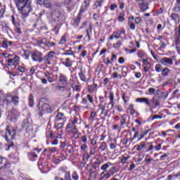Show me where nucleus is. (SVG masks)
Here are the masks:
<instances>
[{"mask_svg":"<svg viewBox=\"0 0 180 180\" xmlns=\"http://www.w3.org/2000/svg\"><path fill=\"white\" fill-rule=\"evenodd\" d=\"M15 136H16V129L8 125L6 127L5 140H6L8 143H9L12 141V140H15Z\"/></svg>","mask_w":180,"mask_h":180,"instance_id":"f257e3e1","label":"nucleus"},{"mask_svg":"<svg viewBox=\"0 0 180 180\" xmlns=\"http://www.w3.org/2000/svg\"><path fill=\"white\" fill-rule=\"evenodd\" d=\"M122 34H124V36L126 35V30L124 28H120L117 31L113 32L112 35L110 37V40H112L114 39L119 40V39H121L123 41L124 38L122 37Z\"/></svg>","mask_w":180,"mask_h":180,"instance_id":"f03ea898","label":"nucleus"},{"mask_svg":"<svg viewBox=\"0 0 180 180\" xmlns=\"http://www.w3.org/2000/svg\"><path fill=\"white\" fill-rule=\"evenodd\" d=\"M18 11L22 13L21 18L24 19V18H27V16H29V13L32 12L33 9L32 8L30 3H28L27 4H25V6L18 8Z\"/></svg>","mask_w":180,"mask_h":180,"instance_id":"7ed1b4c3","label":"nucleus"},{"mask_svg":"<svg viewBox=\"0 0 180 180\" xmlns=\"http://www.w3.org/2000/svg\"><path fill=\"white\" fill-rule=\"evenodd\" d=\"M4 103H6V105H9V103H13V105H19V96L7 95L4 100Z\"/></svg>","mask_w":180,"mask_h":180,"instance_id":"20e7f679","label":"nucleus"},{"mask_svg":"<svg viewBox=\"0 0 180 180\" xmlns=\"http://www.w3.org/2000/svg\"><path fill=\"white\" fill-rule=\"evenodd\" d=\"M32 58L33 61H38V63H43V53L41 52L36 51L34 52L32 55Z\"/></svg>","mask_w":180,"mask_h":180,"instance_id":"39448f33","label":"nucleus"},{"mask_svg":"<svg viewBox=\"0 0 180 180\" xmlns=\"http://www.w3.org/2000/svg\"><path fill=\"white\" fill-rule=\"evenodd\" d=\"M39 110L41 112H45L46 113H51V106L49 103H44L40 106V103L38 104Z\"/></svg>","mask_w":180,"mask_h":180,"instance_id":"423d86ee","label":"nucleus"},{"mask_svg":"<svg viewBox=\"0 0 180 180\" xmlns=\"http://www.w3.org/2000/svg\"><path fill=\"white\" fill-rule=\"evenodd\" d=\"M137 2L142 12H146L148 9V3L146 0H137Z\"/></svg>","mask_w":180,"mask_h":180,"instance_id":"0eeeda50","label":"nucleus"},{"mask_svg":"<svg viewBox=\"0 0 180 180\" xmlns=\"http://www.w3.org/2000/svg\"><path fill=\"white\" fill-rule=\"evenodd\" d=\"M89 8V1L85 0L81 6L80 11L79 12V15H82V13H84V12H86Z\"/></svg>","mask_w":180,"mask_h":180,"instance_id":"6e6552de","label":"nucleus"},{"mask_svg":"<svg viewBox=\"0 0 180 180\" xmlns=\"http://www.w3.org/2000/svg\"><path fill=\"white\" fill-rule=\"evenodd\" d=\"M19 61H20V58H19L18 56L8 60L9 65H15V67L19 64Z\"/></svg>","mask_w":180,"mask_h":180,"instance_id":"1a4fd4ad","label":"nucleus"},{"mask_svg":"<svg viewBox=\"0 0 180 180\" xmlns=\"http://www.w3.org/2000/svg\"><path fill=\"white\" fill-rule=\"evenodd\" d=\"M160 63L162 64V65H165L166 67L168 65H172V64H174L172 59L167 57L162 58Z\"/></svg>","mask_w":180,"mask_h":180,"instance_id":"9d476101","label":"nucleus"},{"mask_svg":"<svg viewBox=\"0 0 180 180\" xmlns=\"http://www.w3.org/2000/svg\"><path fill=\"white\" fill-rule=\"evenodd\" d=\"M15 1L18 9H20L30 3L29 2V0H15Z\"/></svg>","mask_w":180,"mask_h":180,"instance_id":"9b49d317","label":"nucleus"},{"mask_svg":"<svg viewBox=\"0 0 180 180\" xmlns=\"http://www.w3.org/2000/svg\"><path fill=\"white\" fill-rule=\"evenodd\" d=\"M99 109L101 110V115H104V116H108V110H106V103L105 102L104 104H99L98 105Z\"/></svg>","mask_w":180,"mask_h":180,"instance_id":"f8f14e48","label":"nucleus"},{"mask_svg":"<svg viewBox=\"0 0 180 180\" xmlns=\"http://www.w3.org/2000/svg\"><path fill=\"white\" fill-rule=\"evenodd\" d=\"M136 102H139L140 103H146V106H150V100L147 98H136Z\"/></svg>","mask_w":180,"mask_h":180,"instance_id":"ddd939ff","label":"nucleus"},{"mask_svg":"<svg viewBox=\"0 0 180 180\" xmlns=\"http://www.w3.org/2000/svg\"><path fill=\"white\" fill-rule=\"evenodd\" d=\"M56 120L57 122L60 121V120H63V122H67V117H65V115L62 113V112H58L57 115H56Z\"/></svg>","mask_w":180,"mask_h":180,"instance_id":"4468645a","label":"nucleus"},{"mask_svg":"<svg viewBox=\"0 0 180 180\" xmlns=\"http://www.w3.org/2000/svg\"><path fill=\"white\" fill-rule=\"evenodd\" d=\"M112 165H113L112 162H106L102 165V166L101 167V171H105V172H108V169H109V167H112Z\"/></svg>","mask_w":180,"mask_h":180,"instance_id":"2eb2a0df","label":"nucleus"},{"mask_svg":"<svg viewBox=\"0 0 180 180\" xmlns=\"http://www.w3.org/2000/svg\"><path fill=\"white\" fill-rule=\"evenodd\" d=\"M82 17V15L78 14L77 18L73 20V26H75V27H78V26H79V22H81Z\"/></svg>","mask_w":180,"mask_h":180,"instance_id":"dca6fc26","label":"nucleus"},{"mask_svg":"<svg viewBox=\"0 0 180 180\" xmlns=\"http://www.w3.org/2000/svg\"><path fill=\"white\" fill-rule=\"evenodd\" d=\"M124 124H127V115L124 114L121 116L120 126L123 127Z\"/></svg>","mask_w":180,"mask_h":180,"instance_id":"f3484780","label":"nucleus"},{"mask_svg":"<svg viewBox=\"0 0 180 180\" xmlns=\"http://www.w3.org/2000/svg\"><path fill=\"white\" fill-rule=\"evenodd\" d=\"M63 65H65L68 68L72 67V61L69 58H66L64 62L62 63Z\"/></svg>","mask_w":180,"mask_h":180,"instance_id":"a211bd4d","label":"nucleus"},{"mask_svg":"<svg viewBox=\"0 0 180 180\" xmlns=\"http://www.w3.org/2000/svg\"><path fill=\"white\" fill-rule=\"evenodd\" d=\"M95 153H96V151L95 148H93L91 149V151L89 154L84 155V158H86V160H89L92 155H95Z\"/></svg>","mask_w":180,"mask_h":180,"instance_id":"6ab92c4d","label":"nucleus"},{"mask_svg":"<svg viewBox=\"0 0 180 180\" xmlns=\"http://www.w3.org/2000/svg\"><path fill=\"white\" fill-rule=\"evenodd\" d=\"M28 157L31 161H36V160H37V153L34 152L29 153Z\"/></svg>","mask_w":180,"mask_h":180,"instance_id":"aec40b11","label":"nucleus"},{"mask_svg":"<svg viewBox=\"0 0 180 180\" xmlns=\"http://www.w3.org/2000/svg\"><path fill=\"white\" fill-rule=\"evenodd\" d=\"M109 95H110L109 98H110V102L108 105H111V108H113V106H115V101H114L115 95L112 91H110Z\"/></svg>","mask_w":180,"mask_h":180,"instance_id":"412c9836","label":"nucleus"},{"mask_svg":"<svg viewBox=\"0 0 180 180\" xmlns=\"http://www.w3.org/2000/svg\"><path fill=\"white\" fill-rule=\"evenodd\" d=\"M59 81L63 84V85H65V84H67V77L63 74H60L59 75Z\"/></svg>","mask_w":180,"mask_h":180,"instance_id":"4be33fe9","label":"nucleus"},{"mask_svg":"<svg viewBox=\"0 0 180 180\" xmlns=\"http://www.w3.org/2000/svg\"><path fill=\"white\" fill-rule=\"evenodd\" d=\"M17 18H18L17 15H14L11 16V22H12L13 25H14V26H15V27H18L19 26V22H16Z\"/></svg>","mask_w":180,"mask_h":180,"instance_id":"5701e85b","label":"nucleus"},{"mask_svg":"<svg viewBox=\"0 0 180 180\" xmlns=\"http://www.w3.org/2000/svg\"><path fill=\"white\" fill-rule=\"evenodd\" d=\"M11 116H12V119H16V117H18V116H19V111H18V110L13 108L11 110Z\"/></svg>","mask_w":180,"mask_h":180,"instance_id":"b1692460","label":"nucleus"},{"mask_svg":"<svg viewBox=\"0 0 180 180\" xmlns=\"http://www.w3.org/2000/svg\"><path fill=\"white\" fill-rule=\"evenodd\" d=\"M69 131H71L75 139H78V129L76 127L73 128L71 130H69Z\"/></svg>","mask_w":180,"mask_h":180,"instance_id":"393cba45","label":"nucleus"},{"mask_svg":"<svg viewBox=\"0 0 180 180\" xmlns=\"http://www.w3.org/2000/svg\"><path fill=\"white\" fill-rule=\"evenodd\" d=\"M143 148H146V142H142L140 145H137L136 151H141Z\"/></svg>","mask_w":180,"mask_h":180,"instance_id":"a878e982","label":"nucleus"},{"mask_svg":"<svg viewBox=\"0 0 180 180\" xmlns=\"http://www.w3.org/2000/svg\"><path fill=\"white\" fill-rule=\"evenodd\" d=\"M29 106H30V108H33V106H34V100L33 98V95H30V98H29Z\"/></svg>","mask_w":180,"mask_h":180,"instance_id":"bb28decb","label":"nucleus"},{"mask_svg":"<svg viewBox=\"0 0 180 180\" xmlns=\"http://www.w3.org/2000/svg\"><path fill=\"white\" fill-rule=\"evenodd\" d=\"M143 67H151V64L148 62V58L143 59Z\"/></svg>","mask_w":180,"mask_h":180,"instance_id":"cd10ccee","label":"nucleus"},{"mask_svg":"<svg viewBox=\"0 0 180 180\" xmlns=\"http://www.w3.org/2000/svg\"><path fill=\"white\" fill-rule=\"evenodd\" d=\"M108 172L112 176V175H115V174H116V172H117V170L116 169V167H110L109 169V170L108 171Z\"/></svg>","mask_w":180,"mask_h":180,"instance_id":"c85d7f7f","label":"nucleus"},{"mask_svg":"<svg viewBox=\"0 0 180 180\" xmlns=\"http://www.w3.org/2000/svg\"><path fill=\"white\" fill-rule=\"evenodd\" d=\"M22 127V129H27L29 127V120L25 119L23 120Z\"/></svg>","mask_w":180,"mask_h":180,"instance_id":"c756f323","label":"nucleus"},{"mask_svg":"<svg viewBox=\"0 0 180 180\" xmlns=\"http://www.w3.org/2000/svg\"><path fill=\"white\" fill-rule=\"evenodd\" d=\"M79 78L82 81H83L84 82H86V77H85V75L82 72V70L79 73Z\"/></svg>","mask_w":180,"mask_h":180,"instance_id":"7c9ffc66","label":"nucleus"},{"mask_svg":"<svg viewBox=\"0 0 180 180\" xmlns=\"http://www.w3.org/2000/svg\"><path fill=\"white\" fill-rule=\"evenodd\" d=\"M169 72V69L168 68H165L163 70H162V75L163 77H167Z\"/></svg>","mask_w":180,"mask_h":180,"instance_id":"2f4dec72","label":"nucleus"},{"mask_svg":"<svg viewBox=\"0 0 180 180\" xmlns=\"http://www.w3.org/2000/svg\"><path fill=\"white\" fill-rule=\"evenodd\" d=\"M107 146L108 144L106 143V142H102L99 146V150L103 151L104 150L106 149Z\"/></svg>","mask_w":180,"mask_h":180,"instance_id":"473e14b6","label":"nucleus"},{"mask_svg":"<svg viewBox=\"0 0 180 180\" xmlns=\"http://www.w3.org/2000/svg\"><path fill=\"white\" fill-rule=\"evenodd\" d=\"M44 60L46 62V65H51V59L46 56H44Z\"/></svg>","mask_w":180,"mask_h":180,"instance_id":"72a5a7b5","label":"nucleus"},{"mask_svg":"<svg viewBox=\"0 0 180 180\" xmlns=\"http://www.w3.org/2000/svg\"><path fill=\"white\" fill-rule=\"evenodd\" d=\"M122 99L124 101V103H125V105L127 104V102H129V98L127 96H126V94H123L122 95Z\"/></svg>","mask_w":180,"mask_h":180,"instance_id":"f704fd0d","label":"nucleus"},{"mask_svg":"<svg viewBox=\"0 0 180 180\" xmlns=\"http://www.w3.org/2000/svg\"><path fill=\"white\" fill-rule=\"evenodd\" d=\"M101 164V160L99 159H96V160L94 162L93 165V168L96 169V168H99V165Z\"/></svg>","mask_w":180,"mask_h":180,"instance_id":"c9c22d12","label":"nucleus"},{"mask_svg":"<svg viewBox=\"0 0 180 180\" xmlns=\"http://www.w3.org/2000/svg\"><path fill=\"white\" fill-rule=\"evenodd\" d=\"M75 127H77V125H75L71 122L67 125L66 129L67 130H72V129H75Z\"/></svg>","mask_w":180,"mask_h":180,"instance_id":"e433bc0d","label":"nucleus"},{"mask_svg":"<svg viewBox=\"0 0 180 180\" xmlns=\"http://www.w3.org/2000/svg\"><path fill=\"white\" fill-rule=\"evenodd\" d=\"M155 70L157 72H161V71H162V65L157 64L155 67Z\"/></svg>","mask_w":180,"mask_h":180,"instance_id":"4c0bfd02","label":"nucleus"},{"mask_svg":"<svg viewBox=\"0 0 180 180\" xmlns=\"http://www.w3.org/2000/svg\"><path fill=\"white\" fill-rule=\"evenodd\" d=\"M34 29H37V30H40V20H38L35 24L33 25Z\"/></svg>","mask_w":180,"mask_h":180,"instance_id":"58836bf2","label":"nucleus"},{"mask_svg":"<svg viewBox=\"0 0 180 180\" xmlns=\"http://www.w3.org/2000/svg\"><path fill=\"white\" fill-rule=\"evenodd\" d=\"M117 20H119V22H124V13H120Z\"/></svg>","mask_w":180,"mask_h":180,"instance_id":"ea45409f","label":"nucleus"},{"mask_svg":"<svg viewBox=\"0 0 180 180\" xmlns=\"http://www.w3.org/2000/svg\"><path fill=\"white\" fill-rule=\"evenodd\" d=\"M65 43H67V37L63 35L59 41V44H64Z\"/></svg>","mask_w":180,"mask_h":180,"instance_id":"a19ab883","label":"nucleus"},{"mask_svg":"<svg viewBox=\"0 0 180 180\" xmlns=\"http://www.w3.org/2000/svg\"><path fill=\"white\" fill-rule=\"evenodd\" d=\"M86 99H88V101H89V102H90V103L94 105V97L91 95L87 94Z\"/></svg>","mask_w":180,"mask_h":180,"instance_id":"79ce46f5","label":"nucleus"},{"mask_svg":"<svg viewBox=\"0 0 180 180\" xmlns=\"http://www.w3.org/2000/svg\"><path fill=\"white\" fill-rule=\"evenodd\" d=\"M44 6H45V8H51V3H50V1H49V0H45V1H44Z\"/></svg>","mask_w":180,"mask_h":180,"instance_id":"37998d69","label":"nucleus"},{"mask_svg":"<svg viewBox=\"0 0 180 180\" xmlns=\"http://www.w3.org/2000/svg\"><path fill=\"white\" fill-rule=\"evenodd\" d=\"M26 68H25V66H18L17 68V72H25Z\"/></svg>","mask_w":180,"mask_h":180,"instance_id":"c03bdc74","label":"nucleus"},{"mask_svg":"<svg viewBox=\"0 0 180 180\" xmlns=\"http://www.w3.org/2000/svg\"><path fill=\"white\" fill-rule=\"evenodd\" d=\"M63 56H74V51L71 50L65 51V52L63 53Z\"/></svg>","mask_w":180,"mask_h":180,"instance_id":"a18cd8bd","label":"nucleus"},{"mask_svg":"<svg viewBox=\"0 0 180 180\" xmlns=\"http://www.w3.org/2000/svg\"><path fill=\"white\" fill-rule=\"evenodd\" d=\"M128 25L131 30H135L136 25H134V23L131 22V20L129 21Z\"/></svg>","mask_w":180,"mask_h":180,"instance_id":"49530a36","label":"nucleus"},{"mask_svg":"<svg viewBox=\"0 0 180 180\" xmlns=\"http://www.w3.org/2000/svg\"><path fill=\"white\" fill-rule=\"evenodd\" d=\"M65 180H71V174L70 173V172H65Z\"/></svg>","mask_w":180,"mask_h":180,"instance_id":"de8ad7c7","label":"nucleus"},{"mask_svg":"<svg viewBox=\"0 0 180 180\" xmlns=\"http://www.w3.org/2000/svg\"><path fill=\"white\" fill-rule=\"evenodd\" d=\"M122 43H123V40L117 41V43L114 44L115 49H118V47H120V46H122Z\"/></svg>","mask_w":180,"mask_h":180,"instance_id":"09e8293b","label":"nucleus"},{"mask_svg":"<svg viewBox=\"0 0 180 180\" xmlns=\"http://www.w3.org/2000/svg\"><path fill=\"white\" fill-rule=\"evenodd\" d=\"M54 54H56V52L50 51V52H49L48 55H46V57L51 60V58H53L54 57Z\"/></svg>","mask_w":180,"mask_h":180,"instance_id":"8fccbe9b","label":"nucleus"},{"mask_svg":"<svg viewBox=\"0 0 180 180\" xmlns=\"http://www.w3.org/2000/svg\"><path fill=\"white\" fill-rule=\"evenodd\" d=\"M64 127V122H61V123H58L56 124L55 127L56 129H63V127Z\"/></svg>","mask_w":180,"mask_h":180,"instance_id":"3c124183","label":"nucleus"},{"mask_svg":"<svg viewBox=\"0 0 180 180\" xmlns=\"http://www.w3.org/2000/svg\"><path fill=\"white\" fill-rule=\"evenodd\" d=\"M11 30V28H9V26L7 24H5L4 25L2 26V30H4V32H8Z\"/></svg>","mask_w":180,"mask_h":180,"instance_id":"603ef678","label":"nucleus"},{"mask_svg":"<svg viewBox=\"0 0 180 180\" xmlns=\"http://www.w3.org/2000/svg\"><path fill=\"white\" fill-rule=\"evenodd\" d=\"M139 132H134L133 137L131 139V141H134V140H136L137 137H139Z\"/></svg>","mask_w":180,"mask_h":180,"instance_id":"864d4df0","label":"nucleus"},{"mask_svg":"<svg viewBox=\"0 0 180 180\" xmlns=\"http://www.w3.org/2000/svg\"><path fill=\"white\" fill-rule=\"evenodd\" d=\"M94 6H95L96 9L98 8H100V7L102 6V3L100 2L99 1H96V2L94 4Z\"/></svg>","mask_w":180,"mask_h":180,"instance_id":"5fc2aeb1","label":"nucleus"},{"mask_svg":"<svg viewBox=\"0 0 180 180\" xmlns=\"http://www.w3.org/2000/svg\"><path fill=\"white\" fill-rule=\"evenodd\" d=\"M72 179L78 180L79 179V176L77 174V172H74L72 175Z\"/></svg>","mask_w":180,"mask_h":180,"instance_id":"6e6d98bb","label":"nucleus"},{"mask_svg":"<svg viewBox=\"0 0 180 180\" xmlns=\"http://www.w3.org/2000/svg\"><path fill=\"white\" fill-rule=\"evenodd\" d=\"M1 164H4V165H6V159L0 156V165Z\"/></svg>","mask_w":180,"mask_h":180,"instance_id":"4d7b16f0","label":"nucleus"},{"mask_svg":"<svg viewBox=\"0 0 180 180\" xmlns=\"http://www.w3.org/2000/svg\"><path fill=\"white\" fill-rule=\"evenodd\" d=\"M46 136H49L50 139H54V135L51 131H48L46 132Z\"/></svg>","mask_w":180,"mask_h":180,"instance_id":"13d9d810","label":"nucleus"},{"mask_svg":"<svg viewBox=\"0 0 180 180\" xmlns=\"http://www.w3.org/2000/svg\"><path fill=\"white\" fill-rule=\"evenodd\" d=\"M172 82V79H169L167 82H164L162 84V86H167V85H169Z\"/></svg>","mask_w":180,"mask_h":180,"instance_id":"bf43d9fd","label":"nucleus"},{"mask_svg":"<svg viewBox=\"0 0 180 180\" xmlns=\"http://www.w3.org/2000/svg\"><path fill=\"white\" fill-rule=\"evenodd\" d=\"M67 148H68V151L69 154H71V153H72V150H73L72 146L68 145Z\"/></svg>","mask_w":180,"mask_h":180,"instance_id":"052dcab7","label":"nucleus"},{"mask_svg":"<svg viewBox=\"0 0 180 180\" xmlns=\"http://www.w3.org/2000/svg\"><path fill=\"white\" fill-rule=\"evenodd\" d=\"M81 150L82 151H86V150H88V146H86V144H83L81 146Z\"/></svg>","mask_w":180,"mask_h":180,"instance_id":"680f3d73","label":"nucleus"},{"mask_svg":"<svg viewBox=\"0 0 180 180\" xmlns=\"http://www.w3.org/2000/svg\"><path fill=\"white\" fill-rule=\"evenodd\" d=\"M110 176H112V175L108 173V172H105V175L104 176V179H109V178H110Z\"/></svg>","mask_w":180,"mask_h":180,"instance_id":"e2e57ef3","label":"nucleus"},{"mask_svg":"<svg viewBox=\"0 0 180 180\" xmlns=\"http://www.w3.org/2000/svg\"><path fill=\"white\" fill-rule=\"evenodd\" d=\"M135 123H137V124H139V126H141V124H143V123L141 122V118L139 119H136L134 120Z\"/></svg>","mask_w":180,"mask_h":180,"instance_id":"0e129e2a","label":"nucleus"},{"mask_svg":"<svg viewBox=\"0 0 180 180\" xmlns=\"http://www.w3.org/2000/svg\"><path fill=\"white\" fill-rule=\"evenodd\" d=\"M94 117H96V112L93 111L91 112L90 119H94Z\"/></svg>","mask_w":180,"mask_h":180,"instance_id":"69168bd1","label":"nucleus"},{"mask_svg":"<svg viewBox=\"0 0 180 180\" xmlns=\"http://www.w3.org/2000/svg\"><path fill=\"white\" fill-rule=\"evenodd\" d=\"M148 92H149L150 94H155V89H154V88H149L148 89Z\"/></svg>","mask_w":180,"mask_h":180,"instance_id":"338daca9","label":"nucleus"},{"mask_svg":"<svg viewBox=\"0 0 180 180\" xmlns=\"http://www.w3.org/2000/svg\"><path fill=\"white\" fill-rule=\"evenodd\" d=\"M141 22V18L140 17H136L135 18V23H136L137 25H139V23H140Z\"/></svg>","mask_w":180,"mask_h":180,"instance_id":"774afa93","label":"nucleus"}]
</instances>
